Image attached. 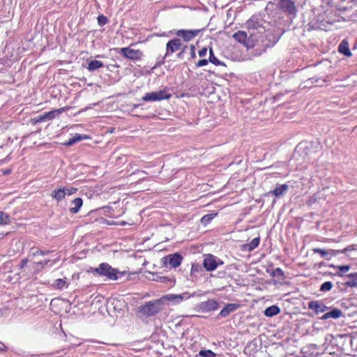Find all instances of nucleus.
<instances>
[{
  "instance_id": "3c124183",
  "label": "nucleus",
  "mask_w": 357,
  "mask_h": 357,
  "mask_svg": "<svg viewBox=\"0 0 357 357\" xmlns=\"http://www.w3.org/2000/svg\"><path fill=\"white\" fill-rule=\"evenodd\" d=\"M128 167H130V168H132V165H131V164H129V165H128Z\"/></svg>"
},
{
  "instance_id": "f3484780",
  "label": "nucleus",
  "mask_w": 357,
  "mask_h": 357,
  "mask_svg": "<svg viewBox=\"0 0 357 357\" xmlns=\"http://www.w3.org/2000/svg\"><path fill=\"white\" fill-rule=\"evenodd\" d=\"M259 237L254 238L250 243L243 244L242 245L241 250L246 252H250L255 249L259 245Z\"/></svg>"
},
{
  "instance_id": "20e7f679",
  "label": "nucleus",
  "mask_w": 357,
  "mask_h": 357,
  "mask_svg": "<svg viewBox=\"0 0 357 357\" xmlns=\"http://www.w3.org/2000/svg\"><path fill=\"white\" fill-rule=\"evenodd\" d=\"M187 45H184L180 38H174L168 41L166 44V52L165 58L179 51L177 54L178 58H181L182 54L185 50Z\"/></svg>"
},
{
  "instance_id": "f03ea898",
  "label": "nucleus",
  "mask_w": 357,
  "mask_h": 357,
  "mask_svg": "<svg viewBox=\"0 0 357 357\" xmlns=\"http://www.w3.org/2000/svg\"><path fill=\"white\" fill-rule=\"evenodd\" d=\"M162 298L146 302L138 307L137 314L139 318L153 317L162 311Z\"/></svg>"
},
{
  "instance_id": "7c9ffc66",
  "label": "nucleus",
  "mask_w": 357,
  "mask_h": 357,
  "mask_svg": "<svg viewBox=\"0 0 357 357\" xmlns=\"http://www.w3.org/2000/svg\"><path fill=\"white\" fill-rule=\"evenodd\" d=\"M202 271V267L200 264H199L198 263L192 264L191 269H190V275L191 276H192V275L196 276L197 273H199Z\"/></svg>"
},
{
  "instance_id": "8fccbe9b",
  "label": "nucleus",
  "mask_w": 357,
  "mask_h": 357,
  "mask_svg": "<svg viewBox=\"0 0 357 357\" xmlns=\"http://www.w3.org/2000/svg\"><path fill=\"white\" fill-rule=\"evenodd\" d=\"M349 276L351 277H355L356 279H357V272L356 273H349Z\"/></svg>"
},
{
  "instance_id": "39448f33",
  "label": "nucleus",
  "mask_w": 357,
  "mask_h": 357,
  "mask_svg": "<svg viewBox=\"0 0 357 357\" xmlns=\"http://www.w3.org/2000/svg\"><path fill=\"white\" fill-rule=\"evenodd\" d=\"M171 97L172 94L169 92V89L165 88L158 91L146 93L142 98V100L145 102L160 101L162 100H169Z\"/></svg>"
},
{
  "instance_id": "7ed1b4c3",
  "label": "nucleus",
  "mask_w": 357,
  "mask_h": 357,
  "mask_svg": "<svg viewBox=\"0 0 357 357\" xmlns=\"http://www.w3.org/2000/svg\"><path fill=\"white\" fill-rule=\"evenodd\" d=\"M91 273L94 275L105 277L110 280H117L126 275V271H119L116 268H112L107 263H101L98 267L92 269Z\"/></svg>"
},
{
  "instance_id": "4be33fe9",
  "label": "nucleus",
  "mask_w": 357,
  "mask_h": 357,
  "mask_svg": "<svg viewBox=\"0 0 357 357\" xmlns=\"http://www.w3.org/2000/svg\"><path fill=\"white\" fill-rule=\"evenodd\" d=\"M52 251H50V250L43 251V250H40L38 248L32 247L29 250V257H36V256H44V255H48Z\"/></svg>"
},
{
  "instance_id": "72a5a7b5",
  "label": "nucleus",
  "mask_w": 357,
  "mask_h": 357,
  "mask_svg": "<svg viewBox=\"0 0 357 357\" xmlns=\"http://www.w3.org/2000/svg\"><path fill=\"white\" fill-rule=\"evenodd\" d=\"M332 287H333V283L330 281H327V282H324L321 285L319 290L323 292L328 291L331 290Z\"/></svg>"
},
{
  "instance_id": "393cba45",
  "label": "nucleus",
  "mask_w": 357,
  "mask_h": 357,
  "mask_svg": "<svg viewBox=\"0 0 357 357\" xmlns=\"http://www.w3.org/2000/svg\"><path fill=\"white\" fill-rule=\"evenodd\" d=\"M280 308L276 305H271L268 307L265 311L264 314L268 317H273L280 312Z\"/></svg>"
},
{
  "instance_id": "2eb2a0df",
  "label": "nucleus",
  "mask_w": 357,
  "mask_h": 357,
  "mask_svg": "<svg viewBox=\"0 0 357 357\" xmlns=\"http://www.w3.org/2000/svg\"><path fill=\"white\" fill-rule=\"evenodd\" d=\"M241 307L240 304L237 303H229L225 305V307H223L220 312V315L222 317H227L231 312H234L237 309H238Z\"/></svg>"
},
{
  "instance_id": "b1692460",
  "label": "nucleus",
  "mask_w": 357,
  "mask_h": 357,
  "mask_svg": "<svg viewBox=\"0 0 357 357\" xmlns=\"http://www.w3.org/2000/svg\"><path fill=\"white\" fill-rule=\"evenodd\" d=\"M103 66L104 65L102 61H98V60H92L89 63L87 69L90 72H93L96 70H98V69L103 67Z\"/></svg>"
},
{
  "instance_id": "49530a36",
  "label": "nucleus",
  "mask_w": 357,
  "mask_h": 357,
  "mask_svg": "<svg viewBox=\"0 0 357 357\" xmlns=\"http://www.w3.org/2000/svg\"><path fill=\"white\" fill-rule=\"evenodd\" d=\"M7 351V347L3 344H0V351Z\"/></svg>"
},
{
  "instance_id": "ea45409f",
  "label": "nucleus",
  "mask_w": 357,
  "mask_h": 357,
  "mask_svg": "<svg viewBox=\"0 0 357 357\" xmlns=\"http://www.w3.org/2000/svg\"><path fill=\"white\" fill-rule=\"evenodd\" d=\"M81 139L82 138L79 136H78L77 137H73V138H71L69 140L66 141V142H64L63 144L69 146L73 145L75 142L80 141Z\"/></svg>"
},
{
  "instance_id": "2f4dec72",
  "label": "nucleus",
  "mask_w": 357,
  "mask_h": 357,
  "mask_svg": "<svg viewBox=\"0 0 357 357\" xmlns=\"http://www.w3.org/2000/svg\"><path fill=\"white\" fill-rule=\"evenodd\" d=\"M217 213H210L204 215L201 219V223L206 225H208L215 216Z\"/></svg>"
},
{
  "instance_id": "a18cd8bd",
  "label": "nucleus",
  "mask_w": 357,
  "mask_h": 357,
  "mask_svg": "<svg viewBox=\"0 0 357 357\" xmlns=\"http://www.w3.org/2000/svg\"><path fill=\"white\" fill-rule=\"evenodd\" d=\"M170 281L171 280L168 278H166V277L160 278V282H162L167 283V282H170Z\"/></svg>"
},
{
  "instance_id": "423d86ee",
  "label": "nucleus",
  "mask_w": 357,
  "mask_h": 357,
  "mask_svg": "<svg viewBox=\"0 0 357 357\" xmlns=\"http://www.w3.org/2000/svg\"><path fill=\"white\" fill-rule=\"evenodd\" d=\"M119 53H120L124 58L132 61H139L143 56L142 51L140 50L131 49L130 47L119 49Z\"/></svg>"
},
{
  "instance_id": "603ef678",
  "label": "nucleus",
  "mask_w": 357,
  "mask_h": 357,
  "mask_svg": "<svg viewBox=\"0 0 357 357\" xmlns=\"http://www.w3.org/2000/svg\"><path fill=\"white\" fill-rule=\"evenodd\" d=\"M142 173L146 174L145 171H142Z\"/></svg>"
},
{
  "instance_id": "a878e982",
  "label": "nucleus",
  "mask_w": 357,
  "mask_h": 357,
  "mask_svg": "<svg viewBox=\"0 0 357 357\" xmlns=\"http://www.w3.org/2000/svg\"><path fill=\"white\" fill-rule=\"evenodd\" d=\"M52 286L56 289H63L64 287H68V284L65 279L60 278L54 280Z\"/></svg>"
},
{
  "instance_id": "de8ad7c7",
  "label": "nucleus",
  "mask_w": 357,
  "mask_h": 357,
  "mask_svg": "<svg viewBox=\"0 0 357 357\" xmlns=\"http://www.w3.org/2000/svg\"><path fill=\"white\" fill-rule=\"evenodd\" d=\"M291 15H292L295 13V10H296L294 3L293 1H291Z\"/></svg>"
},
{
  "instance_id": "f704fd0d",
  "label": "nucleus",
  "mask_w": 357,
  "mask_h": 357,
  "mask_svg": "<svg viewBox=\"0 0 357 357\" xmlns=\"http://www.w3.org/2000/svg\"><path fill=\"white\" fill-rule=\"evenodd\" d=\"M161 298H162V300L165 299L167 301H172V300H175V299L181 301V300H183V296L176 295V294H169V295H166V296H163Z\"/></svg>"
},
{
  "instance_id": "37998d69",
  "label": "nucleus",
  "mask_w": 357,
  "mask_h": 357,
  "mask_svg": "<svg viewBox=\"0 0 357 357\" xmlns=\"http://www.w3.org/2000/svg\"><path fill=\"white\" fill-rule=\"evenodd\" d=\"M207 53V48L206 47H202L200 50L198 52V54L200 57H204L206 55Z\"/></svg>"
},
{
  "instance_id": "4c0bfd02",
  "label": "nucleus",
  "mask_w": 357,
  "mask_h": 357,
  "mask_svg": "<svg viewBox=\"0 0 357 357\" xmlns=\"http://www.w3.org/2000/svg\"><path fill=\"white\" fill-rule=\"evenodd\" d=\"M63 188L66 196V195H68V196L72 195L76 193L77 191V188H74V187H70V188L63 187Z\"/></svg>"
},
{
  "instance_id": "c03bdc74",
  "label": "nucleus",
  "mask_w": 357,
  "mask_h": 357,
  "mask_svg": "<svg viewBox=\"0 0 357 357\" xmlns=\"http://www.w3.org/2000/svg\"><path fill=\"white\" fill-rule=\"evenodd\" d=\"M190 50H191L190 56L192 58L195 59L196 57V54H195V46L193 45H192L190 46Z\"/></svg>"
},
{
  "instance_id": "e433bc0d",
  "label": "nucleus",
  "mask_w": 357,
  "mask_h": 357,
  "mask_svg": "<svg viewBox=\"0 0 357 357\" xmlns=\"http://www.w3.org/2000/svg\"><path fill=\"white\" fill-rule=\"evenodd\" d=\"M97 20L100 26H103L108 23V18L102 14L98 16Z\"/></svg>"
},
{
  "instance_id": "ddd939ff",
  "label": "nucleus",
  "mask_w": 357,
  "mask_h": 357,
  "mask_svg": "<svg viewBox=\"0 0 357 357\" xmlns=\"http://www.w3.org/2000/svg\"><path fill=\"white\" fill-rule=\"evenodd\" d=\"M308 307L314 311L317 314L324 312L328 309V307L318 301H310L308 303Z\"/></svg>"
},
{
  "instance_id": "cd10ccee",
  "label": "nucleus",
  "mask_w": 357,
  "mask_h": 357,
  "mask_svg": "<svg viewBox=\"0 0 357 357\" xmlns=\"http://www.w3.org/2000/svg\"><path fill=\"white\" fill-rule=\"evenodd\" d=\"M288 190V185L286 184L281 185L273 190V193L275 196L279 197L283 195L284 192H286Z\"/></svg>"
},
{
  "instance_id": "4468645a",
  "label": "nucleus",
  "mask_w": 357,
  "mask_h": 357,
  "mask_svg": "<svg viewBox=\"0 0 357 357\" xmlns=\"http://www.w3.org/2000/svg\"><path fill=\"white\" fill-rule=\"evenodd\" d=\"M200 306L203 311H213L218 309V303L215 300H208L205 302H202Z\"/></svg>"
},
{
  "instance_id": "a211bd4d",
  "label": "nucleus",
  "mask_w": 357,
  "mask_h": 357,
  "mask_svg": "<svg viewBox=\"0 0 357 357\" xmlns=\"http://www.w3.org/2000/svg\"><path fill=\"white\" fill-rule=\"evenodd\" d=\"M51 197L58 202L61 201L66 197L65 192L63 187L54 189L52 193Z\"/></svg>"
},
{
  "instance_id": "473e14b6",
  "label": "nucleus",
  "mask_w": 357,
  "mask_h": 357,
  "mask_svg": "<svg viewBox=\"0 0 357 357\" xmlns=\"http://www.w3.org/2000/svg\"><path fill=\"white\" fill-rule=\"evenodd\" d=\"M350 268H351V266L349 265L338 266H337L338 271L337 272L336 275L337 276L342 277L344 275V273H346L350 270Z\"/></svg>"
},
{
  "instance_id": "58836bf2",
  "label": "nucleus",
  "mask_w": 357,
  "mask_h": 357,
  "mask_svg": "<svg viewBox=\"0 0 357 357\" xmlns=\"http://www.w3.org/2000/svg\"><path fill=\"white\" fill-rule=\"evenodd\" d=\"M9 220V217L3 211H0V225L6 224Z\"/></svg>"
},
{
  "instance_id": "09e8293b",
  "label": "nucleus",
  "mask_w": 357,
  "mask_h": 357,
  "mask_svg": "<svg viewBox=\"0 0 357 357\" xmlns=\"http://www.w3.org/2000/svg\"><path fill=\"white\" fill-rule=\"evenodd\" d=\"M351 3L354 8H357V0H351Z\"/></svg>"
},
{
  "instance_id": "6e6552de",
  "label": "nucleus",
  "mask_w": 357,
  "mask_h": 357,
  "mask_svg": "<svg viewBox=\"0 0 357 357\" xmlns=\"http://www.w3.org/2000/svg\"><path fill=\"white\" fill-rule=\"evenodd\" d=\"M68 109L67 107H61L60 109H54L48 112L45 113L43 115L36 116L31 119V122L33 125L45 121L46 120H52L55 118V113L61 114L63 111Z\"/></svg>"
},
{
  "instance_id": "bb28decb",
  "label": "nucleus",
  "mask_w": 357,
  "mask_h": 357,
  "mask_svg": "<svg viewBox=\"0 0 357 357\" xmlns=\"http://www.w3.org/2000/svg\"><path fill=\"white\" fill-rule=\"evenodd\" d=\"M209 62L214 64L215 66H225V63L222 61H220L217 59V57L215 56L213 50L212 48L209 49V58H208Z\"/></svg>"
},
{
  "instance_id": "c756f323",
  "label": "nucleus",
  "mask_w": 357,
  "mask_h": 357,
  "mask_svg": "<svg viewBox=\"0 0 357 357\" xmlns=\"http://www.w3.org/2000/svg\"><path fill=\"white\" fill-rule=\"evenodd\" d=\"M246 26L249 29H257L261 25L259 22L253 18H250L246 23Z\"/></svg>"
},
{
  "instance_id": "f8f14e48",
  "label": "nucleus",
  "mask_w": 357,
  "mask_h": 357,
  "mask_svg": "<svg viewBox=\"0 0 357 357\" xmlns=\"http://www.w3.org/2000/svg\"><path fill=\"white\" fill-rule=\"evenodd\" d=\"M183 257L178 253L171 254L164 258V262L168 263L172 267H178L182 261Z\"/></svg>"
},
{
  "instance_id": "412c9836",
  "label": "nucleus",
  "mask_w": 357,
  "mask_h": 357,
  "mask_svg": "<svg viewBox=\"0 0 357 357\" xmlns=\"http://www.w3.org/2000/svg\"><path fill=\"white\" fill-rule=\"evenodd\" d=\"M307 143L306 142H302L299 143L294 150V154L298 153L300 155H308V152L306 151V149H307Z\"/></svg>"
},
{
  "instance_id": "c9c22d12",
  "label": "nucleus",
  "mask_w": 357,
  "mask_h": 357,
  "mask_svg": "<svg viewBox=\"0 0 357 357\" xmlns=\"http://www.w3.org/2000/svg\"><path fill=\"white\" fill-rule=\"evenodd\" d=\"M199 354L203 357H215V354L211 350H201Z\"/></svg>"
},
{
  "instance_id": "9b49d317",
  "label": "nucleus",
  "mask_w": 357,
  "mask_h": 357,
  "mask_svg": "<svg viewBox=\"0 0 357 357\" xmlns=\"http://www.w3.org/2000/svg\"><path fill=\"white\" fill-rule=\"evenodd\" d=\"M202 31V29H179L177 30L175 34L183 39L184 42H189L195 38Z\"/></svg>"
},
{
  "instance_id": "5701e85b",
  "label": "nucleus",
  "mask_w": 357,
  "mask_h": 357,
  "mask_svg": "<svg viewBox=\"0 0 357 357\" xmlns=\"http://www.w3.org/2000/svg\"><path fill=\"white\" fill-rule=\"evenodd\" d=\"M278 6L282 11L290 14V0H280Z\"/></svg>"
},
{
  "instance_id": "0eeeda50",
  "label": "nucleus",
  "mask_w": 357,
  "mask_h": 357,
  "mask_svg": "<svg viewBox=\"0 0 357 357\" xmlns=\"http://www.w3.org/2000/svg\"><path fill=\"white\" fill-rule=\"evenodd\" d=\"M233 38L239 43L243 44L247 48H252L255 43L252 39V35L248 38L247 33L243 31H238L234 33L233 35Z\"/></svg>"
},
{
  "instance_id": "a19ab883",
  "label": "nucleus",
  "mask_w": 357,
  "mask_h": 357,
  "mask_svg": "<svg viewBox=\"0 0 357 357\" xmlns=\"http://www.w3.org/2000/svg\"><path fill=\"white\" fill-rule=\"evenodd\" d=\"M208 62H209L208 59H200L195 63V67L200 68L202 66H205L208 63Z\"/></svg>"
},
{
  "instance_id": "f257e3e1",
  "label": "nucleus",
  "mask_w": 357,
  "mask_h": 357,
  "mask_svg": "<svg viewBox=\"0 0 357 357\" xmlns=\"http://www.w3.org/2000/svg\"><path fill=\"white\" fill-rule=\"evenodd\" d=\"M50 260H44L40 261H33L29 264V259L25 258L23 259L19 264V273L18 275L20 278L29 280L38 273L40 271L38 268V266L43 268L45 266L47 265Z\"/></svg>"
},
{
  "instance_id": "6ab92c4d",
  "label": "nucleus",
  "mask_w": 357,
  "mask_h": 357,
  "mask_svg": "<svg viewBox=\"0 0 357 357\" xmlns=\"http://www.w3.org/2000/svg\"><path fill=\"white\" fill-rule=\"evenodd\" d=\"M71 204L74 206L70 208V212L73 214L77 213L83 204V200L80 197L74 199Z\"/></svg>"
},
{
  "instance_id": "aec40b11",
  "label": "nucleus",
  "mask_w": 357,
  "mask_h": 357,
  "mask_svg": "<svg viewBox=\"0 0 357 357\" xmlns=\"http://www.w3.org/2000/svg\"><path fill=\"white\" fill-rule=\"evenodd\" d=\"M338 50L340 53L343 54L346 56H351L352 55L349 43L346 40H343L339 45Z\"/></svg>"
},
{
  "instance_id": "79ce46f5",
  "label": "nucleus",
  "mask_w": 357,
  "mask_h": 357,
  "mask_svg": "<svg viewBox=\"0 0 357 357\" xmlns=\"http://www.w3.org/2000/svg\"><path fill=\"white\" fill-rule=\"evenodd\" d=\"M284 275L283 273V271L279 268H277L276 269H275L273 271V276L274 277H282Z\"/></svg>"
},
{
  "instance_id": "dca6fc26",
  "label": "nucleus",
  "mask_w": 357,
  "mask_h": 357,
  "mask_svg": "<svg viewBox=\"0 0 357 357\" xmlns=\"http://www.w3.org/2000/svg\"><path fill=\"white\" fill-rule=\"evenodd\" d=\"M342 316V312L337 309L334 308L331 311L325 313L321 317V319L326 320L328 319H338Z\"/></svg>"
},
{
  "instance_id": "1a4fd4ad",
  "label": "nucleus",
  "mask_w": 357,
  "mask_h": 357,
  "mask_svg": "<svg viewBox=\"0 0 357 357\" xmlns=\"http://www.w3.org/2000/svg\"><path fill=\"white\" fill-rule=\"evenodd\" d=\"M222 264V261L218 259L212 254L206 255L203 261V266L208 271H213L215 270L219 265Z\"/></svg>"
},
{
  "instance_id": "9d476101",
  "label": "nucleus",
  "mask_w": 357,
  "mask_h": 357,
  "mask_svg": "<svg viewBox=\"0 0 357 357\" xmlns=\"http://www.w3.org/2000/svg\"><path fill=\"white\" fill-rule=\"evenodd\" d=\"M348 250H351L349 247H347L343 250H333L329 249L328 250H324L321 248H313L312 252L314 253H319L321 257L326 260H330L333 257L337 255L339 253H346Z\"/></svg>"
},
{
  "instance_id": "c85d7f7f",
  "label": "nucleus",
  "mask_w": 357,
  "mask_h": 357,
  "mask_svg": "<svg viewBox=\"0 0 357 357\" xmlns=\"http://www.w3.org/2000/svg\"><path fill=\"white\" fill-rule=\"evenodd\" d=\"M349 280L344 282V285L348 287H357V279L355 277L349 276V274L345 276Z\"/></svg>"
}]
</instances>
